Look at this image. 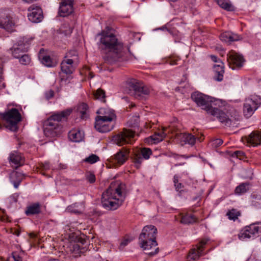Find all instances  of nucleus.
<instances>
[{
  "label": "nucleus",
  "instance_id": "bf43d9fd",
  "mask_svg": "<svg viewBox=\"0 0 261 261\" xmlns=\"http://www.w3.org/2000/svg\"><path fill=\"white\" fill-rule=\"evenodd\" d=\"M10 201L13 200L14 202H16L17 198L15 196L13 195L10 197Z\"/></svg>",
  "mask_w": 261,
  "mask_h": 261
},
{
  "label": "nucleus",
  "instance_id": "603ef678",
  "mask_svg": "<svg viewBox=\"0 0 261 261\" xmlns=\"http://www.w3.org/2000/svg\"><path fill=\"white\" fill-rule=\"evenodd\" d=\"M223 143V141L221 139H217L213 141V144L215 146H219Z\"/></svg>",
  "mask_w": 261,
  "mask_h": 261
},
{
  "label": "nucleus",
  "instance_id": "4c0bfd02",
  "mask_svg": "<svg viewBox=\"0 0 261 261\" xmlns=\"http://www.w3.org/2000/svg\"><path fill=\"white\" fill-rule=\"evenodd\" d=\"M41 62L47 67H53L55 64L53 62L51 58L48 56H44L41 59Z\"/></svg>",
  "mask_w": 261,
  "mask_h": 261
},
{
  "label": "nucleus",
  "instance_id": "6e6552de",
  "mask_svg": "<svg viewBox=\"0 0 261 261\" xmlns=\"http://www.w3.org/2000/svg\"><path fill=\"white\" fill-rule=\"evenodd\" d=\"M128 86L129 93L139 99H143L145 96L149 95L150 92V89L148 87L136 80L129 82Z\"/></svg>",
  "mask_w": 261,
  "mask_h": 261
},
{
  "label": "nucleus",
  "instance_id": "a878e982",
  "mask_svg": "<svg viewBox=\"0 0 261 261\" xmlns=\"http://www.w3.org/2000/svg\"><path fill=\"white\" fill-rule=\"evenodd\" d=\"M245 227L246 231L249 232L252 238L258 236L261 232V223H252Z\"/></svg>",
  "mask_w": 261,
  "mask_h": 261
},
{
  "label": "nucleus",
  "instance_id": "4d7b16f0",
  "mask_svg": "<svg viewBox=\"0 0 261 261\" xmlns=\"http://www.w3.org/2000/svg\"><path fill=\"white\" fill-rule=\"evenodd\" d=\"M177 61H178L177 59H172L170 61V64L172 65H177V64H178L177 63Z\"/></svg>",
  "mask_w": 261,
  "mask_h": 261
},
{
  "label": "nucleus",
  "instance_id": "c85d7f7f",
  "mask_svg": "<svg viewBox=\"0 0 261 261\" xmlns=\"http://www.w3.org/2000/svg\"><path fill=\"white\" fill-rule=\"evenodd\" d=\"M83 134L79 130L72 129L68 133V138L72 142H79L83 140Z\"/></svg>",
  "mask_w": 261,
  "mask_h": 261
},
{
  "label": "nucleus",
  "instance_id": "423d86ee",
  "mask_svg": "<svg viewBox=\"0 0 261 261\" xmlns=\"http://www.w3.org/2000/svg\"><path fill=\"white\" fill-rule=\"evenodd\" d=\"M191 98L198 106L201 107L208 113L210 112L214 106L217 105V100L198 92L193 93Z\"/></svg>",
  "mask_w": 261,
  "mask_h": 261
},
{
  "label": "nucleus",
  "instance_id": "6e6d98bb",
  "mask_svg": "<svg viewBox=\"0 0 261 261\" xmlns=\"http://www.w3.org/2000/svg\"><path fill=\"white\" fill-rule=\"evenodd\" d=\"M211 57V59H212V60L214 62H216V63H217L218 64L219 63V61H222L221 60H220V59H218L217 58V57L215 56V55H211L210 56Z\"/></svg>",
  "mask_w": 261,
  "mask_h": 261
},
{
  "label": "nucleus",
  "instance_id": "7c9ffc66",
  "mask_svg": "<svg viewBox=\"0 0 261 261\" xmlns=\"http://www.w3.org/2000/svg\"><path fill=\"white\" fill-rule=\"evenodd\" d=\"M218 5L222 8L229 11L234 10V6L228 0H217Z\"/></svg>",
  "mask_w": 261,
  "mask_h": 261
},
{
  "label": "nucleus",
  "instance_id": "dca6fc26",
  "mask_svg": "<svg viewBox=\"0 0 261 261\" xmlns=\"http://www.w3.org/2000/svg\"><path fill=\"white\" fill-rule=\"evenodd\" d=\"M129 153V149L125 147H123L115 155L112 156L110 160L114 164L122 165L128 159Z\"/></svg>",
  "mask_w": 261,
  "mask_h": 261
},
{
  "label": "nucleus",
  "instance_id": "b1692460",
  "mask_svg": "<svg viewBox=\"0 0 261 261\" xmlns=\"http://www.w3.org/2000/svg\"><path fill=\"white\" fill-rule=\"evenodd\" d=\"M245 139L248 144L253 146L260 145L261 144V133L252 132L248 136L245 137Z\"/></svg>",
  "mask_w": 261,
  "mask_h": 261
},
{
  "label": "nucleus",
  "instance_id": "c756f323",
  "mask_svg": "<svg viewBox=\"0 0 261 261\" xmlns=\"http://www.w3.org/2000/svg\"><path fill=\"white\" fill-rule=\"evenodd\" d=\"M198 222V219L194 215L186 213L181 216L180 222L184 224H190Z\"/></svg>",
  "mask_w": 261,
  "mask_h": 261
},
{
  "label": "nucleus",
  "instance_id": "13d9d810",
  "mask_svg": "<svg viewBox=\"0 0 261 261\" xmlns=\"http://www.w3.org/2000/svg\"><path fill=\"white\" fill-rule=\"evenodd\" d=\"M173 182L174 183V185H175L177 183H178V177L177 175H175L173 177Z\"/></svg>",
  "mask_w": 261,
  "mask_h": 261
},
{
  "label": "nucleus",
  "instance_id": "f257e3e1",
  "mask_svg": "<svg viewBox=\"0 0 261 261\" xmlns=\"http://www.w3.org/2000/svg\"><path fill=\"white\" fill-rule=\"evenodd\" d=\"M100 37L99 47L105 62L112 64L123 60L125 52L123 43L108 30L97 34Z\"/></svg>",
  "mask_w": 261,
  "mask_h": 261
},
{
  "label": "nucleus",
  "instance_id": "c9c22d12",
  "mask_svg": "<svg viewBox=\"0 0 261 261\" xmlns=\"http://www.w3.org/2000/svg\"><path fill=\"white\" fill-rule=\"evenodd\" d=\"M229 219L236 221L238 219V217L241 215V213L236 209L232 208L228 211L226 214Z\"/></svg>",
  "mask_w": 261,
  "mask_h": 261
},
{
  "label": "nucleus",
  "instance_id": "0e129e2a",
  "mask_svg": "<svg viewBox=\"0 0 261 261\" xmlns=\"http://www.w3.org/2000/svg\"><path fill=\"white\" fill-rule=\"evenodd\" d=\"M259 85L261 86V79L258 81Z\"/></svg>",
  "mask_w": 261,
  "mask_h": 261
},
{
  "label": "nucleus",
  "instance_id": "ddd939ff",
  "mask_svg": "<svg viewBox=\"0 0 261 261\" xmlns=\"http://www.w3.org/2000/svg\"><path fill=\"white\" fill-rule=\"evenodd\" d=\"M30 41L26 38L20 39L11 48L14 58L18 59L28 51Z\"/></svg>",
  "mask_w": 261,
  "mask_h": 261
},
{
  "label": "nucleus",
  "instance_id": "4468645a",
  "mask_svg": "<svg viewBox=\"0 0 261 261\" xmlns=\"http://www.w3.org/2000/svg\"><path fill=\"white\" fill-rule=\"evenodd\" d=\"M115 122L112 121L111 118L108 119L96 117L94 127L100 133H107L113 129Z\"/></svg>",
  "mask_w": 261,
  "mask_h": 261
},
{
  "label": "nucleus",
  "instance_id": "a18cd8bd",
  "mask_svg": "<svg viewBox=\"0 0 261 261\" xmlns=\"http://www.w3.org/2000/svg\"><path fill=\"white\" fill-rule=\"evenodd\" d=\"M231 156L232 157H236L237 158H239L240 160H243L244 158V156H245V153L243 151L238 150L233 152Z\"/></svg>",
  "mask_w": 261,
  "mask_h": 261
},
{
  "label": "nucleus",
  "instance_id": "8fccbe9b",
  "mask_svg": "<svg viewBox=\"0 0 261 261\" xmlns=\"http://www.w3.org/2000/svg\"><path fill=\"white\" fill-rule=\"evenodd\" d=\"M129 242H130V240L128 239H125L123 240L120 243L119 247L120 249L122 250L124 248V247L126 246L128 244Z\"/></svg>",
  "mask_w": 261,
  "mask_h": 261
},
{
  "label": "nucleus",
  "instance_id": "ea45409f",
  "mask_svg": "<svg viewBox=\"0 0 261 261\" xmlns=\"http://www.w3.org/2000/svg\"><path fill=\"white\" fill-rule=\"evenodd\" d=\"M238 237L240 240L244 241L245 239H250L252 238L251 234L249 232L246 231V227L242 229L238 234Z\"/></svg>",
  "mask_w": 261,
  "mask_h": 261
},
{
  "label": "nucleus",
  "instance_id": "c03bdc74",
  "mask_svg": "<svg viewBox=\"0 0 261 261\" xmlns=\"http://www.w3.org/2000/svg\"><path fill=\"white\" fill-rule=\"evenodd\" d=\"M23 178V174L19 172H13L11 175V179H13L15 180L16 178V180L20 179V181H21Z\"/></svg>",
  "mask_w": 261,
  "mask_h": 261
},
{
  "label": "nucleus",
  "instance_id": "cd10ccee",
  "mask_svg": "<svg viewBox=\"0 0 261 261\" xmlns=\"http://www.w3.org/2000/svg\"><path fill=\"white\" fill-rule=\"evenodd\" d=\"M41 213V205L39 202L31 204L27 207L25 214L27 216L37 215Z\"/></svg>",
  "mask_w": 261,
  "mask_h": 261
},
{
  "label": "nucleus",
  "instance_id": "aec40b11",
  "mask_svg": "<svg viewBox=\"0 0 261 261\" xmlns=\"http://www.w3.org/2000/svg\"><path fill=\"white\" fill-rule=\"evenodd\" d=\"M9 162L14 168H17L23 164V157L20 152H12L9 157Z\"/></svg>",
  "mask_w": 261,
  "mask_h": 261
},
{
  "label": "nucleus",
  "instance_id": "9b49d317",
  "mask_svg": "<svg viewBox=\"0 0 261 261\" xmlns=\"http://www.w3.org/2000/svg\"><path fill=\"white\" fill-rule=\"evenodd\" d=\"M209 239L205 238L201 240L197 244L194 245L189 251L187 258L189 261L197 260L201 256L205 254L204 250L205 246L209 241Z\"/></svg>",
  "mask_w": 261,
  "mask_h": 261
},
{
  "label": "nucleus",
  "instance_id": "6ab92c4d",
  "mask_svg": "<svg viewBox=\"0 0 261 261\" xmlns=\"http://www.w3.org/2000/svg\"><path fill=\"white\" fill-rule=\"evenodd\" d=\"M14 26V22L8 14L2 11L0 12V28L7 31H11Z\"/></svg>",
  "mask_w": 261,
  "mask_h": 261
},
{
  "label": "nucleus",
  "instance_id": "09e8293b",
  "mask_svg": "<svg viewBox=\"0 0 261 261\" xmlns=\"http://www.w3.org/2000/svg\"><path fill=\"white\" fill-rule=\"evenodd\" d=\"M54 96V91L53 90H49L45 93V96L46 99L48 100L53 98Z\"/></svg>",
  "mask_w": 261,
  "mask_h": 261
},
{
  "label": "nucleus",
  "instance_id": "a19ab883",
  "mask_svg": "<svg viewBox=\"0 0 261 261\" xmlns=\"http://www.w3.org/2000/svg\"><path fill=\"white\" fill-rule=\"evenodd\" d=\"M79 205L82 207H83V204L82 203H79ZM79 206L78 204H74L73 205L70 206L68 207V210L70 211L71 212L74 213L80 214L82 213L83 211V208H76Z\"/></svg>",
  "mask_w": 261,
  "mask_h": 261
},
{
  "label": "nucleus",
  "instance_id": "58836bf2",
  "mask_svg": "<svg viewBox=\"0 0 261 261\" xmlns=\"http://www.w3.org/2000/svg\"><path fill=\"white\" fill-rule=\"evenodd\" d=\"M18 59H19V62L24 65H29L31 61L30 57L28 54H25V53L23 55L20 56Z\"/></svg>",
  "mask_w": 261,
  "mask_h": 261
},
{
  "label": "nucleus",
  "instance_id": "bb28decb",
  "mask_svg": "<svg viewBox=\"0 0 261 261\" xmlns=\"http://www.w3.org/2000/svg\"><path fill=\"white\" fill-rule=\"evenodd\" d=\"M220 38L222 41L230 43L239 40L241 37L236 34L226 32L220 35Z\"/></svg>",
  "mask_w": 261,
  "mask_h": 261
},
{
  "label": "nucleus",
  "instance_id": "e2e57ef3",
  "mask_svg": "<svg viewBox=\"0 0 261 261\" xmlns=\"http://www.w3.org/2000/svg\"><path fill=\"white\" fill-rule=\"evenodd\" d=\"M7 218H5L4 217H1V218H0V220H1L2 221H6V220H7Z\"/></svg>",
  "mask_w": 261,
  "mask_h": 261
},
{
  "label": "nucleus",
  "instance_id": "338daca9",
  "mask_svg": "<svg viewBox=\"0 0 261 261\" xmlns=\"http://www.w3.org/2000/svg\"><path fill=\"white\" fill-rule=\"evenodd\" d=\"M172 2H176L177 0H171Z\"/></svg>",
  "mask_w": 261,
  "mask_h": 261
},
{
  "label": "nucleus",
  "instance_id": "5fc2aeb1",
  "mask_svg": "<svg viewBox=\"0 0 261 261\" xmlns=\"http://www.w3.org/2000/svg\"><path fill=\"white\" fill-rule=\"evenodd\" d=\"M12 180V182L13 183V185H14V187L15 188H17L19 186V185H20V182L21 181H20V179H17V180H14V179H11Z\"/></svg>",
  "mask_w": 261,
  "mask_h": 261
},
{
  "label": "nucleus",
  "instance_id": "e433bc0d",
  "mask_svg": "<svg viewBox=\"0 0 261 261\" xmlns=\"http://www.w3.org/2000/svg\"><path fill=\"white\" fill-rule=\"evenodd\" d=\"M95 99H98L102 102H106V94L105 92L101 89H97L94 94Z\"/></svg>",
  "mask_w": 261,
  "mask_h": 261
},
{
  "label": "nucleus",
  "instance_id": "f8f14e48",
  "mask_svg": "<svg viewBox=\"0 0 261 261\" xmlns=\"http://www.w3.org/2000/svg\"><path fill=\"white\" fill-rule=\"evenodd\" d=\"M261 104V99L258 96H252L245 99L243 113L245 117L249 118Z\"/></svg>",
  "mask_w": 261,
  "mask_h": 261
},
{
  "label": "nucleus",
  "instance_id": "a211bd4d",
  "mask_svg": "<svg viewBox=\"0 0 261 261\" xmlns=\"http://www.w3.org/2000/svg\"><path fill=\"white\" fill-rule=\"evenodd\" d=\"M74 0H62L60 3L59 14L61 17L68 16L73 12Z\"/></svg>",
  "mask_w": 261,
  "mask_h": 261
},
{
  "label": "nucleus",
  "instance_id": "393cba45",
  "mask_svg": "<svg viewBox=\"0 0 261 261\" xmlns=\"http://www.w3.org/2000/svg\"><path fill=\"white\" fill-rule=\"evenodd\" d=\"M214 70L215 73L214 79L219 82L222 81L224 73V63L222 61H219L218 64L214 65Z\"/></svg>",
  "mask_w": 261,
  "mask_h": 261
},
{
  "label": "nucleus",
  "instance_id": "49530a36",
  "mask_svg": "<svg viewBox=\"0 0 261 261\" xmlns=\"http://www.w3.org/2000/svg\"><path fill=\"white\" fill-rule=\"evenodd\" d=\"M72 250L75 253H80L82 252L81 247L77 243H74L72 245Z\"/></svg>",
  "mask_w": 261,
  "mask_h": 261
},
{
  "label": "nucleus",
  "instance_id": "4be33fe9",
  "mask_svg": "<svg viewBox=\"0 0 261 261\" xmlns=\"http://www.w3.org/2000/svg\"><path fill=\"white\" fill-rule=\"evenodd\" d=\"M203 140L202 136L200 137H195L191 134L184 133L181 135V142H184L185 144H188L191 146H193L196 140L201 142Z\"/></svg>",
  "mask_w": 261,
  "mask_h": 261
},
{
  "label": "nucleus",
  "instance_id": "72a5a7b5",
  "mask_svg": "<svg viewBox=\"0 0 261 261\" xmlns=\"http://www.w3.org/2000/svg\"><path fill=\"white\" fill-rule=\"evenodd\" d=\"M88 105L85 103L80 105L77 108V112L80 114L81 118L83 119L87 117V111Z\"/></svg>",
  "mask_w": 261,
  "mask_h": 261
},
{
  "label": "nucleus",
  "instance_id": "de8ad7c7",
  "mask_svg": "<svg viewBox=\"0 0 261 261\" xmlns=\"http://www.w3.org/2000/svg\"><path fill=\"white\" fill-rule=\"evenodd\" d=\"M86 179L90 183H93L95 181V176L94 174L90 173L86 176Z\"/></svg>",
  "mask_w": 261,
  "mask_h": 261
},
{
  "label": "nucleus",
  "instance_id": "680f3d73",
  "mask_svg": "<svg viewBox=\"0 0 261 261\" xmlns=\"http://www.w3.org/2000/svg\"><path fill=\"white\" fill-rule=\"evenodd\" d=\"M30 237L31 238H35V237H36V235H35L34 233H31L30 234Z\"/></svg>",
  "mask_w": 261,
  "mask_h": 261
},
{
  "label": "nucleus",
  "instance_id": "7ed1b4c3",
  "mask_svg": "<svg viewBox=\"0 0 261 261\" xmlns=\"http://www.w3.org/2000/svg\"><path fill=\"white\" fill-rule=\"evenodd\" d=\"M157 229L152 225L144 226L139 238L140 247L146 251V253L153 256L159 252V248H155L158 244L156 241Z\"/></svg>",
  "mask_w": 261,
  "mask_h": 261
},
{
  "label": "nucleus",
  "instance_id": "0eeeda50",
  "mask_svg": "<svg viewBox=\"0 0 261 261\" xmlns=\"http://www.w3.org/2000/svg\"><path fill=\"white\" fill-rule=\"evenodd\" d=\"M152 154V150L149 148H135L133 149L131 159L135 167L139 169L144 160H148Z\"/></svg>",
  "mask_w": 261,
  "mask_h": 261
},
{
  "label": "nucleus",
  "instance_id": "9d476101",
  "mask_svg": "<svg viewBox=\"0 0 261 261\" xmlns=\"http://www.w3.org/2000/svg\"><path fill=\"white\" fill-rule=\"evenodd\" d=\"M209 113L216 116L222 124L229 127L233 126L236 124V121H238L240 120L239 115H236L234 117L231 116V118H229L224 112L215 107H214Z\"/></svg>",
  "mask_w": 261,
  "mask_h": 261
},
{
  "label": "nucleus",
  "instance_id": "f03ea898",
  "mask_svg": "<svg viewBox=\"0 0 261 261\" xmlns=\"http://www.w3.org/2000/svg\"><path fill=\"white\" fill-rule=\"evenodd\" d=\"M126 196L124 184H119L117 187L111 184L102 194V206L107 210H115L122 204Z\"/></svg>",
  "mask_w": 261,
  "mask_h": 261
},
{
  "label": "nucleus",
  "instance_id": "052dcab7",
  "mask_svg": "<svg viewBox=\"0 0 261 261\" xmlns=\"http://www.w3.org/2000/svg\"><path fill=\"white\" fill-rule=\"evenodd\" d=\"M200 200V197L199 195H197V196H195L194 197H193V201H196V200L199 201Z\"/></svg>",
  "mask_w": 261,
  "mask_h": 261
},
{
  "label": "nucleus",
  "instance_id": "37998d69",
  "mask_svg": "<svg viewBox=\"0 0 261 261\" xmlns=\"http://www.w3.org/2000/svg\"><path fill=\"white\" fill-rule=\"evenodd\" d=\"M8 261H23V259L18 253L13 252L12 256L9 257Z\"/></svg>",
  "mask_w": 261,
  "mask_h": 261
},
{
  "label": "nucleus",
  "instance_id": "412c9836",
  "mask_svg": "<svg viewBox=\"0 0 261 261\" xmlns=\"http://www.w3.org/2000/svg\"><path fill=\"white\" fill-rule=\"evenodd\" d=\"M77 63L73 62V60H66L64 59L61 63L62 71L66 74H70L74 71Z\"/></svg>",
  "mask_w": 261,
  "mask_h": 261
},
{
  "label": "nucleus",
  "instance_id": "f704fd0d",
  "mask_svg": "<svg viewBox=\"0 0 261 261\" xmlns=\"http://www.w3.org/2000/svg\"><path fill=\"white\" fill-rule=\"evenodd\" d=\"M66 60H73V62L78 63V55L75 50H72L68 51L64 58Z\"/></svg>",
  "mask_w": 261,
  "mask_h": 261
},
{
  "label": "nucleus",
  "instance_id": "774afa93",
  "mask_svg": "<svg viewBox=\"0 0 261 261\" xmlns=\"http://www.w3.org/2000/svg\"><path fill=\"white\" fill-rule=\"evenodd\" d=\"M84 241H82L81 242L82 244H84Z\"/></svg>",
  "mask_w": 261,
  "mask_h": 261
},
{
  "label": "nucleus",
  "instance_id": "473e14b6",
  "mask_svg": "<svg viewBox=\"0 0 261 261\" xmlns=\"http://www.w3.org/2000/svg\"><path fill=\"white\" fill-rule=\"evenodd\" d=\"M250 188L249 182H244L240 184L236 187L235 192L238 194H242L248 191Z\"/></svg>",
  "mask_w": 261,
  "mask_h": 261
},
{
  "label": "nucleus",
  "instance_id": "69168bd1",
  "mask_svg": "<svg viewBox=\"0 0 261 261\" xmlns=\"http://www.w3.org/2000/svg\"><path fill=\"white\" fill-rule=\"evenodd\" d=\"M138 118H139V117H137V116H136V117H135V120H136V119H138Z\"/></svg>",
  "mask_w": 261,
  "mask_h": 261
},
{
  "label": "nucleus",
  "instance_id": "2eb2a0df",
  "mask_svg": "<svg viewBox=\"0 0 261 261\" xmlns=\"http://www.w3.org/2000/svg\"><path fill=\"white\" fill-rule=\"evenodd\" d=\"M227 56L228 64L232 69L240 68L243 66L245 60L241 55L231 50L227 54Z\"/></svg>",
  "mask_w": 261,
  "mask_h": 261
},
{
  "label": "nucleus",
  "instance_id": "20e7f679",
  "mask_svg": "<svg viewBox=\"0 0 261 261\" xmlns=\"http://www.w3.org/2000/svg\"><path fill=\"white\" fill-rule=\"evenodd\" d=\"M72 112L71 109H67L51 115L44 123V134L47 137H55L60 133L59 122L66 120Z\"/></svg>",
  "mask_w": 261,
  "mask_h": 261
},
{
  "label": "nucleus",
  "instance_id": "3c124183",
  "mask_svg": "<svg viewBox=\"0 0 261 261\" xmlns=\"http://www.w3.org/2000/svg\"><path fill=\"white\" fill-rule=\"evenodd\" d=\"M40 166L42 170H47L50 168V165L48 162L41 163Z\"/></svg>",
  "mask_w": 261,
  "mask_h": 261
},
{
  "label": "nucleus",
  "instance_id": "864d4df0",
  "mask_svg": "<svg viewBox=\"0 0 261 261\" xmlns=\"http://www.w3.org/2000/svg\"><path fill=\"white\" fill-rule=\"evenodd\" d=\"M174 186H175L176 190L177 191H179V192H180L181 191H182V189L184 187V186L182 185V184L180 182L176 184L175 185H174Z\"/></svg>",
  "mask_w": 261,
  "mask_h": 261
},
{
  "label": "nucleus",
  "instance_id": "5701e85b",
  "mask_svg": "<svg viewBox=\"0 0 261 261\" xmlns=\"http://www.w3.org/2000/svg\"><path fill=\"white\" fill-rule=\"evenodd\" d=\"M98 115L97 117L108 119V118H112V121L115 122L116 120V115L114 111L108 108H100L97 111Z\"/></svg>",
  "mask_w": 261,
  "mask_h": 261
},
{
  "label": "nucleus",
  "instance_id": "1a4fd4ad",
  "mask_svg": "<svg viewBox=\"0 0 261 261\" xmlns=\"http://www.w3.org/2000/svg\"><path fill=\"white\" fill-rule=\"evenodd\" d=\"M135 132L131 129L124 128L113 137V140L114 143L119 146H122L126 144H132L134 141Z\"/></svg>",
  "mask_w": 261,
  "mask_h": 261
},
{
  "label": "nucleus",
  "instance_id": "f3484780",
  "mask_svg": "<svg viewBox=\"0 0 261 261\" xmlns=\"http://www.w3.org/2000/svg\"><path fill=\"white\" fill-rule=\"evenodd\" d=\"M28 11H31L28 14L29 19L32 22L37 23L41 21L43 18V14L41 9L33 5L28 8Z\"/></svg>",
  "mask_w": 261,
  "mask_h": 261
},
{
  "label": "nucleus",
  "instance_id": "79ce46f5",
  "mask_svg": "<svg viewBox=\"0 0 261 261\" xmlns=\"http://www.w3.org/2000/svg\"><path fill=\"white\" fill-rule=\"evenodd\" d=\"M99 157L95 154H91L89 157L85 159L86 162L90 164H94L99 160Z\"/></svg>",
  "mask_w": 261,
  "mask_h": 261
},
{
  "label": "nucleus",
  "instance_id": "39448f33",
  "mask_svg": "<svg viewBox=\"0 0 261 261\" xmlns=\"http://www.w3.org/2000/svg\"><path fill=\"white\" fill-rule=\"evenodd\" d=\"M1 118L6 121V126L13 132L18 130V123L21 120V116L16 108H12L8 111L1 114Z\"/></svg>",
  "mask_w": 261,
  "mask_h": 261
},
{
  "label": "nucleus",
  "instance_id": "2f4dec72",
  "mask_svg": "<svg viewBox=\"0 0 261 261\" xmlns=\"http://www.w3.org/2000/svg\"><path fill=\"white\" fill-rule=\"evenodd\" d=\"M166 136V134L164 133L163 130H159L158 132H155L154 135L151 136L150 137L154 144L158 143L162 141Z\"/></svg>",
  "mask_w": 261,
  "mask_h": 261
}]
</instances>
